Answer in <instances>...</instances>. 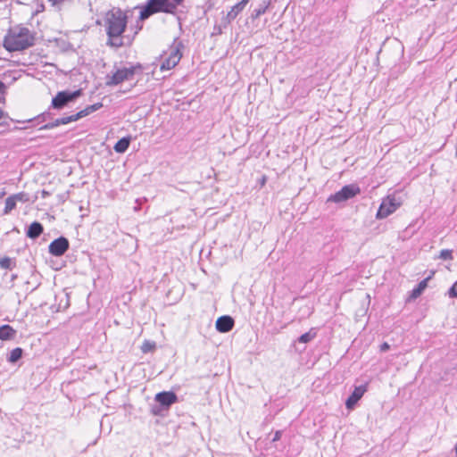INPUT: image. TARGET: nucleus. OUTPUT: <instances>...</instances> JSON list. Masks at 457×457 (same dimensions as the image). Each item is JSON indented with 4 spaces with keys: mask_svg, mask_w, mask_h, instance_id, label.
<instances>
[{
    "mask_svg": "<svg viewBox=\"0 0 457 457\" xmlns=\"http://www.w3.org/2000/svg\"><path fill=\"white\" fill-rule=\"evenodd\" d=\"M128 23L126 13L120 8H114L106 13L105 30L108 36L107 44L112 47H121L126 42L122 36Z\"/></svg>",
    "mask_w": 457,
    "mask_h": 457,
    "instance_id": "f257e3e1",
    "label": "nucleus"
},
{
    "mask_svg": "<svg viewBox=\"0 0 457 457\" xmlns=\"http://www.w3.org/2000/svg\"><path fill=\"white\" fill-rule=\"evenodd\" d=\"M35 37L28 28L13 27L4 39V46L9 52L21 51L34 45Z\"/></svg>",
    "mask_w": 457,
    "mask_h": 457,
    "instance_id": "f03ea898",
    "label": "nucleus"
},
{
    "mask_svg": "<svg viewBox=\"0 0 457 457\" xmlns=\"http://www.w3.org/2000/svg\"><path fill=\"white\" fill-rule=\"evenodd\" d=\"M183 2L184 0H147L141 7L139 19L145 21L158 12L175 14L178 6Z\"/></svg>",
    "mask_w": 457,
    "mask_h": 457,
    "instance_id": "7ed1b4c3",
    "label": "nucleus"
},
{
    "mask_svg": "<svg viewBox=\"0 0 457 457\" xmlns=\"http://www.w3.org/2000/svg\"><path fill=\"white\" fill-rule=\"evenodd\" d=\"M142 66L140 64L118 69L112 75L106 76L105 85L108 87L117 86L123 81L132 80L137 71H141Z\"/></svg>",
    "mask_w": 457,
    "mask_h": 457,
    "instance_id": "20e7f679",
    "label": "nucleus"
},
{
    "mask_svg": "<svg viewBox=\"0 0 457 457\" xmlns=\"http://www.w3.org/2000/svg\"><path fill=\"white\" fill-rule=\"evenodd\" d=\"M184 45L182 42H174L170 48L169 56L163 60L161 64V71H170L173 69L182 58V49Z\"/></svg>",
    "mask_w": 457,
    "mask_h": 457,
    "instance_id": "39448f33",
    "label": "nucleus"
},
{
    "mask_svg": "<svg viewBox=\"0 0 457 457\" xmlns=\"http://www.w3.org/2000/svg\"><path fill=\"white\" fill-rule=\"evenodd\" d=\"M82 94L81 89L75 90L73 92L64 90L60 91L56 94V96L52 99L51 106L54 109L61 110L68 105L70 103L76 100Z\"/></svg>",
    "mask_w": 457,
    "mask_h": 457,
    "instance_id": "423d86ee",
    "label": "nucleus"
},
{
    "mask_svg": "<svg viewBox=\"0 0 457 457\" xmlns=\"http://www.w3.org/2000/svg\"><path fill=\"white\" fill-rule=\"evenodd\" d=\"M361 193L360 187L356 184L344 186L339 191L331 195L328 201L334 203H342L347 201Z\"/></svg>",
    "mask_w": 457,
    "mask_h": 457,
    "instance_id": "0eeeda50",
    "label": "nucleus"
},
{
    "mask_svg": "<svg viewBox=\"0 0 457 457\" xmlns=\"http://www.w3.org/2000/svg\"><path fill=\"white\" fill-rule=\"evenodd\" d=\"M402 204V202L395 198V196H387L385 198L377 212V219H385L390 214L395 212Z\"/></svg>",
    "mask_w": 457,
    "mask_h": 457,
    "instance_id": "6e6552de",
    "label": "nucleus"
},
{
    "mask_svg": "<svg viewBox=\"0 0 457 457\" xmlns=\"http://www.w3.org/2000/svg\"><path fill=\"white\" fill-rule=\"evenodd\" d=\"M69 246V240L64 237H60L50 243L48 251L52 255L59 257L65 253Z\"/></svg>",
    "mask_w": 457,
    "mask_h": 457,
    "instance_id": "1a4fd4ad",
    "label": "nucleus"
},
{
    "mask_svg": "<svg viewBox=\"0 0 457 457\" xmlns=\"http://www.w3.org/2000/svg\"><path fill=\"white\" fill-rule=\"evenodd\" d=\"M368 389V385H361L355 386L353 393L349 395V397L345 401V406L347 409L352 410L359 402V400L363 396L365 392Z\"/></svg>",
    "mask_w": 457,
    "mask_h": 457,
    "instance_id": "9d476101",
    "label": "nucleus"
},
{
    "mask_svg": "<svg viewBox=\"0 0 457 457\" xmlns=\"http://www.w3.org/2000/svg\"><path fill=\"white\" fill-rule=\"evenodd\" d=\"M177 400V395L171 391L160 392L155 395V401L166 408H169L171 404L176 403Z\"/></svg>",
    "mask_w": 457,
    "mask_h": 457,
    "instance_id": "9b49d317",
    "label": "nucleus"
},
{
    "mask_svg": "<svg viewBox=\"0 0 457 457\" xmlns=\"http://www.w3.org/2000/svg\"><path fill=\"white\" fill-rule=\"evenodd\" d=\"M78 120H79L78 116L75 113V114L70 115V116H65V117L55 119L54 120L43 125L39 129H41V130H43V129H52L56 128L58 126H60V125H66V124H68L70 122L77 121Z\"/></svg>",
    "mask_w": 457,
    "mask_h": 457,
    "instance_id": "f8f14e48",
    "label": "nucleus"
},
{
    "mask_svg": "<svg viewBox=\"0 0 457 457\" xmlns=\"http://www.w3.org/2000/svg\"><path fill=\"white\" fill-rule=\"evenodd\" d=\"M234 320L228 315L221 316L216 320V329L221 333L229 332L234 327Z\"/></svg>",
    "mask_w": 457,
    "mask_h": 457,
    "instance_id": "ddd939ff",
    "label": "nucleus"
},
{
    "mask_svg": "<svg viewBox=\"0 0 457 457\" xmlns=\"http://www.w3.org/2000/svg\"><path fill=\"white\" fill-rule=\"evenodd\" d=\"M43 225L38 221H34L29 225L26 232V236L31 239H36L43 233Z\"/></svg>",
    "mask_w": 457,
    "mask_h": 457,
    "instance_id": "4468645a",
    "label": "nucleus"
},
{
    "mask_svg": "<svg viewBox=\"0 0 457 457\" xmlns=\"http://www.w3.org/2000/svg\"><path fill=\"white\" fill-rule=\"evenodd\" d=\"M17 331L10 325L0 326V340L7 341L15 338Z\"/></svg>",
    "mask_w": 457,
    "mask_h": 457,
    "instance_id": "2eb2a0df",
    "label": "nucleus"
},
{
    "mask_svg": "<svg viewBox=\"0 0 457 457\" xmlns=\"http://www.w3.org/2000/svg\"><path fill=\"white\" fill-rule=\"evenodd\" d=\"M434 272H431V275H429L428 278H424L423 280H421L416 287H414L411 292V295H410V298L411 299H416L418 298L420 295H421V294L423 293V291L427 288L428 287V282L429 279H431L432 276H433Z\"/></svg>",
    "mask_w": 457,
    "mask_h": 457,
    "instance_id": "dca6fc26",
    "label": "nucleus"
},
{
    "mask_svg": "<svg viewBox=\"0 0 457 457\" xmlns=\"http://www.w3.org/2000/svg\"><path fill=\"white\" fill-rule=\"evenodd\" d=\"M245 6L241 2L232 6L231 10L227 13L226 21L230 23L232 21H234L237 16L245 9Z\"/></svg>",
    "mask_w": 457,
    "mask_h": 457,
    "instance_id": "f3484780",
    "label": "nucleus"
},
{
    "mask_svg": "<svg viewBox=\"0 0 457 457\" xmlns=\"http://www.w3.org/2000/svg\"><path fill=\"white\" fill-rule=\"evenodd\" d=\"M270 4V0H263L262 4H259L257 8H255L252 13V20L258 19L261 15L264 14Z\"/></svg>",
    "mask_w": 457,
    "mask_h": 457,
    "instance_id": "a211bd4d",
    "label": "nucleus"
},
{
    "mask_svg": "<svg viewBox=\"0 0 457 457\" xmlns=\"http://www.w3.org/2000/svg\"><path fill=\"white\" fill-rule=\"evenodd\" d=\"M102 107H103V104L102 103H96L94 104L87 106L86 108H84L83 110L79 111L76 114L78 116V119L79 120L81 118H84V117L91 114L92 112H94L96 111H98Z\"/></svg>",
    "mask_w": 457,
    "mask_h": 457,
    "instance_id": "6ab92c4d",
    "label": "nucleus"
},
{
    "mask_svg": "<svg viewBox=\"0 0 457 457\" xmlns=\"http://www.w3.org/2000/svg\"><path fill=\"white\" fill-rule=\"evenodd\" d=\"M129 144L130 137H122L116 142V144L113 146V149L116 153L123 154L128 150Z\"/></svg>",
    "mask_w": 457,
    "mask_h": 457,
    "instance_id": "aec40b11",
    "label": "nucleus"
},
{
    "mask_svg": "<svg viewBox=\"0 0 457 457\" xmlns=\"http://www.w3.org/2000/svg\"><path fill=\"white\" fill-rule=\"evenodd\" d=\"M16 267V260L8 256L0 258V268L12 270Z\"/></svg>",
    "mask_w": 457,
    "mask_h": 457,
    "instance_id": "412c9836",
    "label": "nucleus"
},
{
    "mask_svg": "<svg viewBox=\"0 0 457 457\" xmlns=\"http://www.w3.org/2000/svg\"><path fill=\"white\" fill-rule=\"evenodd\" d=\"M22 354H23L22 348L16 347L10 352V353L7 357V361L10 363H16L22 357Z\"/></svg>",
    "mask_w": 457,
    "mask_h": 457,
    "instance_id": "4be33fe9",
    "label": "nucleus"
},
{
    "mask_svg": "<svg viewBox=\"0 0 457 457\" xmlns=\"http://www.w3.org/2000/svg\"><path fill=\"white\" fill-rule=\"evenodd\" d=\"M316 336H317V333H316L315 329L311 328L308 332L301 335L297 338V341L299 343L306 344V343L311 342L312 339H314L316 337Z\"/></svg>",
    "mask_w": 457,
    "mask_h": 457,
    "instance_id": "5701e85b",
    "label": "nucleus"
},
{
    "mask_svg": "<svg viewBox=\"0 0 457 457\" xmlns=\"http://www.w3.org/2000/svg\"><path fill=\"white\" fill-rule=\"evenodd\" d=\"M156 348V343L150 340H145L141 345V351L144 353L153 352Z\"/></svg>",
    "mask_w": 457,
    "mask_h": 457,
    "instance_id": "b1692460",
    "label": "nucleus"
},
{
    "mask_svg": "<svg viewBox=\"0 0 457 457\" xmlns=\"http://www.w3.org/2000/svg\"><path fill=\"white\" fill-rule=\"evenodd\" d=\"M11 196L15 201V203H17V202L27 203L30 200L29 195L25 192H20L18 194L12 195Z\"/></svg>",
    "mask_w": 457,
    "mask_h": 457,
    "instance_id": "393cba45",
    "label": "nucleus"
},
{
    "mask_svg": "<svg viewBox=\"0 0 457 457\" xmlns=\"http://www.w3.org/2000/svg\"><path fill=\"white\" fill-rule=\"evenodd\" d=\"M15 207H16V203L12 198V196L7 197L5 200V206L4 209V213L7 214V213L11 212Z\"/></svg>",
    "mask_w": 457,
    "mask_h": 457,
    "instance_id": "a878e982",
    "label": "nucleus"
},
{
    "mask_svg": "<svg viewBox=\"0 0 457 457\" xmlns=\"http://www.w3.org/2000/svg\"><path fill=\"white\" fill-rule=\"evenodd\" d=\"M439 258L442 260H453V251L449 249H443L439 253Z\"/></svg>",
    "mask_w": 457,
    "mask_h": 457,
    "instance_id": "bb28decb",
    "label": "nucleus"
},
{
    "mask_svg": "<svg viewBox=\"0 0 457 457\" xmlns=\"http://www.w3.org/2000/svg\"><path fill=\"white\" fill-rule=\"evenodd\" d=\"M448 295L451 298H457V281L449 288Z\"/></svg>",
    "mask_w": 457,
    "mask_h": 457,
    "instance_id": "cd10ccee",
    "label": "nucleus"
},
{
    "mask_svg": "<svg viewBox=\"0 0 457 457\" xmlns=\"http://www.w3.org/2000/svg\"><path fill=\"white\" fill-rule=\"evenodd\" d=\"M281 435H282V432L280 430L276 431L272 437V442L280 440Z\"/></svg>",
    "mask_w": 457,
    "mask_h": 457,
    "instance_id": "c85d7f7f",
    "label": "nucleus"
},
{
    "mask_svg": "<svg viewBox=\"0 0 457 457\" xmlns=\"http://www.w3.org/2000/svg\"><path fill=\"white\" fill-rule=\"evenodd\" d=\"M389 348H390V345H389L386 342L383 343V344L380 345V351H381V352H386V351H387Z\"/></svg>",
    "mask_w": 457,
    "mask_h": 457,
    "instance_id": "c756f323",
    "label": "nucleus"
},
{
    "mask_svg": "<svg viewBox=\"0 0 457 457\" xmlns=\"http://www.w3.org/2000/svg\"><path fill=\"white\" fill-rule=\"evenodd\" d=\"M49 116H50V113L46 112V113H43L41 115H39L37 119L46 120Z\"/></svg>",
    "mask_w": 457,
    "mask_h": 457,
    "instance_id": "7c9ffc66",
    "label": "nucleus"
},
{
    "mask_svg": "<svg viewBox=\"0 0 457 457\" xmlns=\"http://www.w3.org/2000/svg\"><path fill=\"white\" fill-rule=\"evenodd\" d=\"M4 84L3 82L0 81V94L2 93V91L4 90Z\"/></svg>",
    "mask_w": 457,
    "mask_h": 457,
    "instance_id": "2f4dec72",
    "label": "nucleus"
},
{
    "mask_svg": "<svg viewBox=\"0 0 457 457\" xmlns=\"http://www.w3.org/2000/svg\"><path fill=\"white\" fill-rule=\"evenodd\" d=\"M250 0H241L240 2L245 6Z\"/></svg>",
    "mask_w": 457,
    "mask_h": 457,
    "instance_id": "473e14b6",
    "label": "nucleus"
},
{
    "mask_svg": "<svg viewBox=\"0 0 457 457\" xmlns=\"http://www.w3.org/2000/svg\"><path fill=\"white\" fill-rule=\"evenodd\" d=\"M16 278H17V275L16 274H12V277H11L12 281L15 280Z\"/></svg>",
    "mask_w": 457,
    "mask_h": 457,
    "instance_id": "72a5a7b5",
    "label": "nucleus"
},
{
    "mask_svg": "<svg viewBox=\"0 0 457 457\" xmlns=\"http://www.w3.org/2000/svg\"><path fill=\"white\" fill-rule=\"evenodd\" d=\"M5 195L4 191L0 192V198H2Z\"/></svg>",
    "mask_w": 457,
    "mask_h": 457,
    "instance_id": "f704fd0d",
    "label": "nucleus"
},
{
    "mask_svg": "<svg viewBox=\"0 0 457 457\" xmlns=\"http://www.w3.org/2000/svg\"><path fill=\"white\" fill-rule=\"evenodd\" d=\"M454 452H455V456L457 457V443H456V445L454 447Z\"/></svg>",
    "mask_w": 457,
    "mask_h": 457,
    "instance_id": "c9c22d12",
    "label": "nucleus"
},
{
    "mask_svg": "<svg viewBox=\"0 0 457 457\" xmlns=\"http://www.w3.org/2000/svg\"><path fill=\"white\" fill-rule=\"evenodd\" d=\"M42 194H43V195H44V196H45V195H48V193H47V192H46L45 190L42 192Z\"/></svg>",
    "mask_w": 457,
    "mask_h": 457,
    "instance_id": "e433bc0d",
    "label": "nucleus"
},
{
    "mask_svg": "<svg viewBox=\"0 0 457 457\" xmlns=\"http://www.w3.org/2000/svg\"><path fill=\"white\" fill-rule=\"evenodd\" d=\"M128 41L127 43L129 44L130 43V39L129 37H127Z\"/></svg>",
    "mask_w": 457,
    "mask_h": 457,
    "instance_id": "4c0bfd02",
    "label": "nucleus"
}]
</instances>
